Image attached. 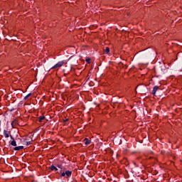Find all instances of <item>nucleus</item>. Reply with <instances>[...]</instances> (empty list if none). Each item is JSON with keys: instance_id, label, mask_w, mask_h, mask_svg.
I'll use <instances>...</instances> for the list:
<instances>
[{"instance_id": "f257e3e1", "label": "nucleus", "mask_w": 182, "mask_h": 182, "mask_svg": "<svg viewBox=\"0 0 182 182\" xmlns=\"http://www.w3.org/2000/svg\"><path fill=\"white\" fill-rule=\"evenodd\" d=\"M63 63H65L63 61H60L57 64H55L53 67H52L51 69H56L58 68H61V66H63Z\"/></svg>"}, {"instance_id": "f03ea898", "label": "nucleus", "mask_w": 182, "mask_h": 182, "mask_svg": "<svg viewBox=\"0 0 182 182\" xmlns=\"http://www.w3.org/2000/svg\"><path fill=\"white\" fill-rule=\"evenodd\" d=\"M157 90H159V87L158 86H154L152 90L151 94L153 95V96L156 95V92H157Z\"/></svg>"}, {"instance_id": "7ed1b4c3", "label": "nucleus", "mask_w": 182, "mask_h": 182, "mask_svg": "<svg viewBox=\"0 0 182 182\" xmlns=\"http://www.w3.org/2000/svg\"><path fill=\"white\" fill-rule=\"evenodd\" d=\"M23 146H16L14 148V150H15V151H19L20 150H23Z\"/></svg>"}, {"instance_id": "20e7f679", "label": "nucleus", "mask_w": 182, "mask_h": 182, "mask_svg": "<svg viewBox=\"0 0 182 182\" xmlns=\"http://www.w3.org/2000/svg\"><path fill=\"white\" fill-rule=\"evenodd\" d=\"M84 143H85V144L86 145V146H87V145H89V144H90V143H92V141H90L89 139H87V138H85V139H84Z\"/></svg>"}, {"instance_id": "39448f33", "label": "nucleus", "mask_w": 182, "mask_h": 182, "mask_svg": "<svg viewBox=\"0 0 182 182\" xmlns=\"http://www.w3.org/2000/svg\"><path fill=\"white\" fill-rule=\"evenodd\" d=\"M45 119H46V117H45V116H41L38 117V122L40 123H43V120H45Z\"/></svg>"}, {"instance_id": "423d86ee", "label": "nucleus", "mask_w": 182, "mask_h": 182, "mask_svg": "<svg viewBox=\"0 0 182 182\" xmlns=\"http://www.w3.org/2000/svg\"><path fill=\"white\" fill-rule=\"evenodd\" d=\"M65 176H66L67 177H70V176H72V171H65Z\"/></svg>"}, {"instance_id": "0eeeda50", "label": "nucleus", "mask_w": 182, "mask_h": 182, "mask_svg": "<svg viewBox=\"0 0 182 182\" xmlns=\"http://www.w3.org/2000/svg\"><path fill=\"white\" fill-rule=\"evenodd\" d=\"M4 134L6 137V139H8V137H9V134H8V132L6 131V129L4 130Z\"/></svg>"}, {"instance_id": "6e6552de", "label": "nucleus", "mask_w": 182, "mask_h": 182, "mask_svg": "<svg viewBox=\"0 0 182 182\" xmlns=\"http://www.w3.org/2000/svg\"><path fill=\"white\" fill-rule=\"evenodd\" d=\"M11 146H14V147H16V141L13 140V141L11 142Z\"/></svg>"}, {"instance_id": "1a4fd4ad", "label": "nucleus", "mask_w": 182, "mask_h": 182, "mask_svg": "<svg viewBox=\"0 0 182 182\" xmlns=\"http://www.w3.org/2000/svg\"><path fill=\"white\" fill-rule=\"evenodd\" d=\"M105 53H109L110 52V48H109V47H106L105 50Z\"/></svg>"}, {"instance_id": "9d476101", "label": "nucleus", "mask_w": 182, "mask_h": 182, "mask_svg": "<svg viewBox=\"0 0 182 182\" xmlns=\"http://www.w3.org/2000/svg\"><path fill=\"white\" fill-rule=\"evenodd\" d=\"M32 94L31 93H29L28 95H27L25 97H24V100H26L28 99L29 97H31Z\"/></svg>"}, {"instance_id": "9b49d317", "label": "nucleus", "mask_w": 182, "mask_h": 182, "mask_svg": "<svg viewBox=\"0 0 182 182\" xmlns=\"http://www.w3.org/2000/svg\"><path fill=\"white\" fill-rule=\"evenodd\" d=\"M55 168H56V166L52 165L50 167V170H51L52 171H53V170H55Z\"/></svg>"}, {"instance_id": "f8f14e48", "label": "nucleus", "mask_w": 182, "mask_h": 182, "mask_svg": "<svg viewBox=\"0 0 182 182\" xmlns=\"http://www.w3.org/2000/svg\"><path fill=\"white\" fill-rule=\"evenodd\" d=\"M60 173H61V177H65V176H66V173L62 172V170L60 171Z\"/></svg>"}, {"instance_id": "ddd939ff", "label": "nucleus", "mask_w": 182, "mask_h": 182, "mask_svg": "<svg viewBox=\"0 0 182 182\" xmlns=\"http://www.w3.org/2000/svg\"><path fill=\"white\" fill-rule=\"evenodd\" d=\"M15 124H16V122L15 121H13V122H11V126H12V127H15Z\"/></svg>"}, {"instance_id": "4468645a", "label": "nucleus", "mask_w": 182, "mask_h": 182, "mask_svg": "<svg viewBox=\"0 0 182 182\" xmlns=\"http://www.w3.org/2000/svg\"><path fill=\"white\" fill-rule=\"evenodd\" d=\"M29 145H31V141H27L26 142V146H29Z\"/></svg>"}, {"instance_id": "2eb2a0df", "label": "nucleus", "mask_w": 182, "mask_h": 182, "mask_svg": "<svg viewBox=\"0 0 182 182\" xmlns=\"http://www.w3.org/2000/svg\"><path fill=\"white\" fill-rule=\"evenodd\" d=\"M10 137H11V140H13V141L15 140V139H14V136H12V135H11Z\"/></svg>"}, {"instance_id": "dca6fc26", "label": "nucleus", "mask_w": 182, "mask_h": 182, "mask_svg": "<svg viewBox=\"0 0 182 182\" xmlns=\"http://www.w3.org/2000/svg\"><path fill=\"white\" fill-rule=\"evenodd\" d=\"M54 170H55V171H58V168L55 167V168Z\"/></svg>"}, {"instance_id": "f3484780", "label": "nucleus", "mask_w": 182, "mask_h": 182, "mask_svg": "<svg viewBox=\"0 0 182 182\" xmlns=\"http://www.w3.org/2000/svg\"><path fill=\"white\" fill-rule=\"evenodd\" d=\"M58 168H60L61 166H60V165H58Z\"/></svg>"}, {"instance_id": "a211bd4d", "label": "nucleus", "mask_w": 182, "mask_h": 182, "mask_svg": "<svg viewBox=\"0 0 182 182\" xmlns=\"http://www.w3.org/2000/svg\"><path fill=\"white\" fill-rule=\"evenodd\" d=\"M90 60V59H87V62H89Z\"/></svg>"}]
</instances>
